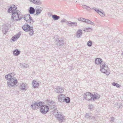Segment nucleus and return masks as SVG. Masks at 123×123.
<instances>
[{"instance_id":"f257e3e1","label":"nucleus","mask_w":123,"mask_h":123,"mask_svg":"<svg viewBox=\"0 0 123 123\" xmlns=\"http://www.w3.org/2000/svg\"><path fill=\"white\" fill-rule=\"evenodd\" d=\"M17 8L16 6L13 5L10 7L8 10V12L12 13L11 19L13 21L20 20L23 16L20 14L19 11L16 10Z\"/></svg>"},{"instance_id":"f03ea898","label":"nucleus","mask_w":123,"mask_h":123,"mask_svg":"<svg viewBox=\"0 0 123 123\" xmlns=\"http://www.w3.org/2000/svg\"><path fill=\"white\" fill-rule=\"evenodd\" d=\"M40 106V112L43 114H46L49 111V108L47 105H42V102L41 101L39 102H34L31 105V108L34 110H37L38 109V107Z\"/></svg>"},{"instance_id":"7ed1b4c3","label":"nucleus","mask_w":123,"mask_h":123,"mask_svg":"<svg viewBox=\"0 0 123 123\" xmlns=\"http://www.w3.org/2000/svg\"><path fill=\"white\" fill-rule=\"evenodd\" d=\"M15 74L14 73L8 74V75L5 76L6 79L8 80L7 81L8 85H11V83L16 85L17 83V80L14 77Z\"/></svg>"},{"instance_id":"20e7f679","label":"nucleus","mask_w":123,"mask_h":123,"mask_svg":"<svg viewBox=\"0 0 123 123\" xmlns=\"http://www.w3.org/2000/svg\"><path fill=\"white\" fill-rule=\"evenodd\" d=\"M22 28L23 30L25 31H29V34L31 36L33 35L34 32L32 26L31 27L28 24H25L23 26Z\"/></svg>"},{"instance_id":"39448f33","label":"nucleus","mask_w":123,"mask_h":123,"mask_svg":"<svg viewBox=\"0 0 123 123\" xmlns=\"http://www.w3.org/2000/svg\"><path fill=\"white\" fill-rule=\"evenodd\" d=\"M100 67V71L102 73L106 74V75H108L109 74L108 68L105 62H103L101 64Z\"/></svg>"},{"instance_id":"423d86ee","label":"nucleus","mask_w":123,"mask_h":123,"mask_svg":"<svg viewBox=\"0 0 123 123\" xmlns=\"http://www.w3.org/2000/svg\"><path fill=\"white\" fill-rule=\"evenodd\" d=\"M56 38L55 42V44L57 46H63L65 43V42L62 38H59V36H56L55 37Z\"/></svg>"},{"instance_id":"0eeeda50","label":"nucleus","mask_w":123,"mask_h":123,"mask_svg":"<svg viewBox=\"0 0 123 123\" xmlns=\"http://www.w3.org/2000/svg\"><path fill=\"white\" fill-rule=\"evenodd\" d=\"M92 95V93L89 92H86L84 94V98L86 100L90 101L92 100V99H91Z\"/></svg>"},{"instance_id":"6e6552de","label":"nucleus","mask_w":123,"mask_h":123,"mask_svg":"<svg viewBox=\"0 0 123 123\" xmlns=\"http://www.w3.org/2000/svg\"><path fill=\"white\" fill-rule=\"evenodd\" d=\"M55 117L60 122H62L64 119V117L60 113H59L56 115Z\"/></svg>"},{"instance_id":"1a4fd4ad","label":"nucleus","mask_w":123,"mask_h":123,"mask_svg":"<svg viewBox=\"0 0 123 123\" xmlns=\"http://www.w3.org/2000/svg\"><path fill=\"white\" fill-rule=\"evenodd\" d=\"M91 95V99L93 101L98 99L100 97V95L97 93H95L94 94H92Z\"/></svg>"},{"instance_id":"9d476101","label":"nucleus","mask_w":123,"mask_h":123,"mask_svg":"<svg viewBox=\"0 0 123 123\" xmlns=\"http://www.w3.org/2000/svg\"><path fill=\"white\" fill-rule=\"evenodd\" d=\"M21 34L19 33H17L16 35L13 36L11 39L12 40L13 42L15 41L16 40H17Z\"/></svg>"},{"instance_id":"9b49d317","label":"nucleus","mask_w":123,"mask_h":123,"mask_svg":"<svg viewBox=\"0 0 123 123\" xmlns=\"http://www.w3.org/2000/svg\"><path fill=\"white\" fill-rule=\"evenodd\" d=\"M65 98V96L64 95L61 94L58 96V100L59 101L61 102H64Z\"/></svg>"},{"instance_id":"f8f14e48","label":"nucleus","mask_w":123,"mask_h":123,"mask_svg":"<svg viewBox=\"0 0 123 123\" xmlns=\"http://www.w3.org/2000/svg\"><path fill=\"white\" fill-rule=\"evenodd\" d=\"M92 9L101 16L104 17L105 16V14L104 13L102 12L99 10L97 9L96 8L94 7Z\"/></svg>"},{"instance_id":"ddd939ff","label":"nucleus","mask_w":123,"mask_h":123,"mask_svg":"<svg viewBox=\"0 0 123 123\" xmlns=\"http://www.w3.org/2000/svg\"><path fill=\"white\" fill-rule=\"evenodd\" d=\"M43 9V8L40 6H38V7H37L36 9V13L35 15H37L38 14H40Z\"/></svg>"},{"instance_id":"4468645a","label":"nucleus","mask_w":123,"mask_h":123,"mask_svg":"<svg viewBox=\"0 0 123 123\" xmlns=\"http://www.w3.org/2000/svg\"><path fill=\"white\" fill-rule=\"evenodd\" d=\"M56 92L57 93H62L64 91L63 88L62 87L60 86L57 87L56 88Z\"/></svg>"},{"instance_id":"2eb2a0df","label":"nucleus","mask_w":123,"mask_h":123,"mask_svg":"<svg viewBox=\"0 0 123 123\" xmlns=\"http://www.w3.org/2000/svg\"><path fill=\"white\" fill-rule=\"evenodd\" d=\"M30 1L36 5H39L41 4V2L40 0H28Z\"/></svg>"},{"instance_id":"dca6fc26","label":"nucleus","mask_w":123,"mask_h":123,"mask_svg":"<svg viewBox=\"0 0 123 123\" xmlns=\"http://www.w3.org/2000/svg\"><path fill=\"white\" fill-rule=\"evenodd\" d=\"M95 62L96 64H100L103 62L101 59L98 58H97L95 60Z\"/></svg>"},{"instance_id":"f3484780","label":"nucleus","mask_w":123,"mask_h":123,"mask_svg":"<svg viewBox=\"0 0 123 123\" xmlns=\"http://www.w3.org/2000/svg\"><path fill=\"white\" fill-rule=\"evenodd\" d=\"M82 34V31L81 30H78L77 32L76 36L77 38H79L81 36Z\"/></svg>"},{"instance_id":"a211bd4d","label":"nucleus","mask_w":123,"mask_h":123,"mask_svg":"<svg viewBox=\"0 0 123 123\" xmlns=\"http://www.w3.org/2000/svg\"><path fill=\"white\" fill-rule=\"evenodd\" d=\"M29 12L30 14H33L35 12V10L33 7H30L29 9Z\"/></svg>"},{"instance_id":"6ab92c4d","label":"nucleus","mask_w":123,"mask_h":123,"mask_svg":"<svg viewBox=\"0 0 123 123\" xmlns=\"http://www.w3.org/2000/svg\"><path fill=\"white\" fill-rule=\"evenodd\" d=\"M8 27L6 25L4 26L3 28L2 32L4 34L6 33L8 31Z\"/></svg>"},{"instance_id":"aec40b11","label":"nucleus","mask_w":123,"mask_h":123,"mask_svg":"<svg viewBox=\"0 0 123 123\" xmlns=\"http://www.w3.org/2000/svg\"><path fill=\"white\" fill-rule=\"evenodd\" d=\"M13 53L15 55L17 56L20 54V51L18 49H16L13 51Z\"/></svg>"},{"instance_id":"412c9836","label":"nucleus","mask_w":123,"mask_h":123,"mask_svg":"<svg viewBox=\"0 0 123 123\" xmlns=\"http://www.w3.org/2000/svg\"><path fill=\"white\" fill-rule=\"evenodd\" d=\"M52 18L54 20H57L60 18V17L56 15H52Z\"/></svg>"},{"instance_id":"4be33fe9","label":"nucleus","mask_w":123,"mask_h":123,"mask_svg":"<svg viewBox=\"0 0 123 123\" xmlns=\"http://www.w3.org/2000/svg\"><path fill=\"white\" fill-rule=\"evenodd\" d=\"M25 85H20L19 87L21 90L26 91L27 89V88L26 87Z\"/></svg>"},{"instance_id":"5701e85b","label":"nucleus","mask_w":123,"mask_h":123,"mask_svg":"<svg viewBox=\"0 0 123 123\" xmlns=\"http://www.w3.org/2000/svg\"><path fill=\"white\" fill-rule=\"evenodd\" d=\"M29 14H26L24 15V18L25 21H26L27 20H29Z\"/></svg>"},{"instance_id":"b1692460","label":"nucleus","mask_w":123,"mask_h":123,"mask_svg":"<svg viewBox=\"0 0 123 123\" xmlns=\"http://www.w3.org/2000/svg\"><path fill=\"white\" fill-rule=\"evenodd\" d=\"M70 99L69 97H68L66 98H65L64 101H65L67 103H69L70 102Z\"/></svg>"},{"instance_id":"393cba45","label":"nucleus","mask_w":123,"mask_h":123,"mask_svg":"<svg viewBox=\"0 0 123 123\" xmlns=\"http://www.w3.org/2000/svg\"><path fill=\"white\" fill-rule=\"evenodd\" d=\"M19 65L21 67H23L24 68H27L29 67V65L28 64L25 63H24L23 64L21 63H20Z\"/></svg>"},{"instance_id":"a878e982","label":"nucleus","mask_w":123,"mask_h":123,"mask_svg":"<svg viewBox=\"0 0 123 123\" xmlns=\"http://www.w3.org/2000/svg\"><path fill=\"white\" fill-rule=\"evenodd\" d=\"M34 85H39L40 84V83L38 81H37L36 80H33L32 81V84Z\"/></svg>"},{"instance_id":"bb28decb","label":"nucleus","mask_w":123,"mask_h":123,"mask_svg":"<svg viewBox=\"0 0 123 123\" xmlns=\"http://www.w3.org/2000/svg\"><path fill=\"white\" fill-rule=\"evenodd\" d=\"M53 111V114L55 115V116H56V115L57 114V113H60L58 111V110L57 109H54Z\"/></svg>"},{"instance_id":"cd10ccee","label":"nucleus","mask_w":123,"mask_h":123,"mask_svg":"<svg viewBox=\"0 0 123 123\" xmlns=\"http://www.w3.org/2000/svg\"><path fill=\"white\" fill-rule=\"evenodd\" d=\"M119 104L120 105H118L117 106H116L118 109H119L122 108V107L123 106V104L120 103H119Z\"/></svg>"},{"instance_id":"c85d7f7f","label":"nucleus","mask_w":123,"mask_h":123,"mask_svg":"<svg viewBox=\"0 0 123 123\" xmlns=\"http://www.w3.org/2000/svg\"><path fill=\"white\" fill-rule=\"evenodd\" d=\"M70 25H71V26L73 25L76 26H77V22H71V24Z\"/></svg>"},{"instance_id":"c756f323","label":"nucleus","mask_w":123,"mask_h":123,"mask_svg":"<svg viewBox=\"0 0 123 123\" xmlns=\"http://www.w3.org/2000/svg\"><path fill=\"white\" fill-rule=\"evenodd\" d=\"M92 42L91 41L89 40L87 43V45L89 47H91L92 45Z\"/></svg>"},{"instance_id":"7c9ffc66","label":"nucleus","mask_w":123,"mask_h":123,"mask_svg":"<svg viewBox=\"0 0 123 123\" xmlns=\"http://www.w3.org/2000/svg\"><path fill=\"white\" fill-rule=\"evenodd\" d=\"M90 30L91 31L92 30L91 28L89 27L88 28H86L85 29H84L83 31H85L87 32L89 30Z\"/></svg>"},{"instance_id":"2f4dec72","label":"nucleus","mask_w":123,"mask_h":123,"mask_svg":"<svg viewBox=\"0 0 123 123\" xmlns=\"http://www.w3.org/2000/svg\"><path fill=\"white\" fill-rule=\"evenodd\" d=\"M67 21V20L65 18H63L61 20L60 22L62 23V24L64 23H65L66 24Z\"/></svg>"},{"instance_id":"473e14b6","label":"nucleus","mask_w":123,"mask_h":123,"mask_svg":"<svg viewBox=\"0 0 123 123\" xmlns=\"http://www.w3.org/2000/svg\"><path fill=\"white\" fill-rule=\"evenodd\" d=\"M87 23L90 24L91 25H93L94 26H95V25L94 23L89 20H88Z\"/></svg>"},{"instance_id":"72a5a7b5","label":"nucleus","mask_w":123,"mask_h":123,"mask_svg":"<svg viewBox=\"0 0 123 123\" xmlns=\"http://www.w3.org/2000/svg\"><path fill=\"white\" fill-rule=\"evenodd\" d=\"M85 117L87 118H90L91 117V115L90 114L86 113L85 114Z\"/></svg>"},{"instance_id":"f704fd0d","label":"nucleus","mask_w":123,"mask_h":123,"mask_svg":"<svg viewBox=\"0 0 123 123\" xmlns=\"http://www.w3.org/2000/svg\"><path fill=\"white\" fill-rule=\"evenodd\" d=\"M85 18H78V20L79 21H81L84 22Z\"/></svg>"},{"instance_id":"c9c22d12","label":"nucleus","mask_w":123,"mask_h":123,"mask_svg":"<svg viewBox=\"0 0 123 123\" xmlns=\"http://www.w3.org/2000/svg\"><path fill=\"white\" fill-rule=\"evenodd\" d=\"M71 24V21H68L67 20V22L66 23V24L67 25H68L69 26H71V25H70Z\"/></svg>"},{"instance_id":"e433bc0d","label":"nucleus","mask_w":123,"mask_h":123,"mask_svg":"<svg viewBox=\"0 0 123 123\" xmlns=\"http://www.w3.org/2000/svg\"><path fill=\"white\" fill-rule=\"evenodd\" d=\"M26 21L27 23L30 24H32L33 23L32 22V21H31V20H30L29 19L27 20Z\"/></svg>"},{"instance_id":"4c0bfd02","label":"nucleus","mask_w":123,"mask_h":123,"mask_svg":"<svg viewBox=\"0 0 123 123\" xmlns=\"http://www.w3.org/2000/svg\"><path fill=\"white\" fill-rule=\"evenodd\" d=\"M90 119H92L94 121L96 119V117L93 116H91V117H90Z\"/></svg>"},{"instance_id":"58836bf2","label":"nucleus","mask_w":123,"mask_h":123,"mask_svg":"<svg viewBox=\"0 0 123 123\" xmlns=\"http://www.w3.org/2000/svg\"><path fill=\"white\" fill-rule=\"evenodd\" d=\"M93 9L92 8H90L89 6H87L86 10L88 11H90L91 9Z\"/></svg>"},{"instance_id":"ea45409f","label":"nucleus","mask_w":123,"mask_h":123,"mask_svg":"<svg viewBox=\"0 0 123 123\" xmlns=\"http://www.w3.org/2000/svg\"><path fill=\"white\" fill-rule=\"evenodd\" d=\"M114 120V118L113 117H112L111 118L110 121L112 122H113Z\"/></svg>"},{"instance_id":"a19ab883","label":"nucleus","mask_w":123,"mask_h":123,"mask_svg":"<svg viewBox=\"0 0 123 123\" xmlns=\"http://www.w3.org/2000/svg\"><path fill=\"white\" fill-rule=\"evenodd\" d=\"M29 19L30 20H31V21H32V23H33L34 22V21L32 19V18L30 16V17H29Z\"/></svg>"},{"instance_id":"79ce46f5","label":"nucleus","mask_w":123,"mask_h":123,"mask_svg":"<svg viewBox=\"0 0 123 123\" xmlns=\"http://www.w3.org/2000/svg\"><path fill=\"white\" fill-rule=\"evenodd\" d=\"M93 107V106L92 104L90 105H89V108L90 110L92 109Z\"/></svg>"},{"instance_id":"37998d69","label":"nucleus","mask_w":123,"mask_h":123,"mask_svg":"<svg viewBox=\"0 0 123 123\" xmlns=\"http://www.w3.org/2000/svg\"><path fill=\"white\" fill-rule=\"evenodd\" d=\"M33 88H37L39 86V85H32Z\"/></svg>"},{"instance_id":"c03bdc74","label":"nucleus","mask_w":123,"mask_h":123,"mask_svg":"<svg viewBox=\"0 0 123 123\" xmlns=\"http://www.w3.org/2000/svg\"><path fill=\"white\" fill-rule=\"evenodd\" d=\"M87 6L86 5H82V7L83 8H85L86 9H87Z\"/></svg>"},{"instance_id":"a18cd8bd","label":"nucleus","mask_w":123,"mask_h":123,"mask_svg":"<svg viewBox=\"0 0 123 123\" xmlns=\"http://www.w3.org/2000/svg\"><path fill=\"white\" fill-rule=\"evenodd\" d=\"M118 105H120V104L118 103L117 102H116L115 104V106H117Z\"/></svg>"},{"instance_id":"49530a36","label":"nucleus","mask_w":123,"mask_h":123,"mask_svg":"<svg viewBox=\"0 0 123 123\" xmlns=\"http://www.w3.org/2000/svg\"><path fill=\"white\" fill-rule=\"evenodd\" d=\"M15 85H8V87H13Z\"/></svg>"},{"instance_id":"de8ad7c7","label":"nucleus","mask_w":123,"mask_h":123,"mask_svg":"<svg viewBox=\"0 0 123 123\" xmlns=\"http://www.w3.org/2000/svg\"><path fill=\"white\" fill-rule=\"evenodd\" d=\"M114 86H116L117 87H119L121 86V85H113Z\"/></svg>"},{"instance_id":"09e8293b","label":"nucleus","mask_w":123,"mask_h":123,"mask_svg":"<svg viewBox=\"0 0 123 123\" xmlns=\"http://www.w3.org/2000/svg\"><path fill=\"white\" fill-rule=\"evenodd\" d=\"M89 19H85L84 22H85V23H87V22Z\"/></svg>"},{"instance_id":"8fccbe9b","label":"nucleus","mask_w":123,"mask_h":123,"mask_svg":"<svg viewBox=\"0 0 123 123\" xmlns=\"http://www.w3.org/2000/svg\"><path fill=\"white\" fill-rule=\"evenodd\" d=\"M112 85H119V84L117 83H116L115 82H113L112 83Z\"/></svg>"},{"instance_id":"3c124183","label":"nucleus","mask_w":123,"mask_h":123,"mask_svg":"<svg viewBox=\"0 0 123 123\" xmlns=\"http://www.w3.org/2000/svg\"><path fill=\"white\" fill-rule=\"evenodd\" d=\"M53 106V107H51V108H54V106Z\"/></svg>"},{"instance_id":"603ef678","label":"nucleus","mask_w":123,"mask_h":123,"mask_svg":"<svg viewBox=\"0 0 123 123\" xmlns=\"http://www.w3.org/2000/svg\"><path fill=\"white\" fill-rule=\"evenodd\" d=\"M122 55H123V52L122 53Z\"/></svg>"}]
</instances>
